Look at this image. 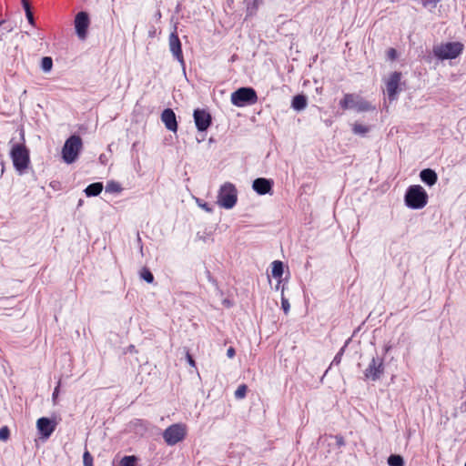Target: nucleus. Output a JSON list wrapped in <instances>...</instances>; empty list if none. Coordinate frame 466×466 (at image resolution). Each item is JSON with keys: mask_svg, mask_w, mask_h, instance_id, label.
Masks as SVG:
<instances>
[{"mask_svg": "<svg viewBox=\"0 0 466 466\" xmlns=\"http://www.w3.org/2000/svg\"><path fill=\"white\" fill-rule=\"evenodd\" d=\"M405 203L412 209H420L428 203V194L420 185L410 186L405 194Z\"/></svg>", "mask_w": 466, "mask_h": 466, "instance_id": "obj_1", "label": "nucleus"}, {"mask_svg": "<svg viewBox=\"0 0 466 466\" xmlns=\"http://www.w3.org/2000/svg\"><path fill=\"white\" fill-rule=\"evenodd\" d=\"M339 106L343 110L355 109L357 112L375 110L374 106L357 94H345L339 101Z\"/></svg>", "mask_w": 466, "mask_h": 466, "instance_id": "obj_2", "label": "nucleus"}, {"mask_svg": "<svg viewBox=\"0 0 466 466\" xmlns=\"http://www.w3.org/2000/svg\"><path fill=\"white\" fill-rule=\"evenodd\" d=\"M238 201V190L234 184L230 182L224 183L217 197V203L220 208L230 209Z\"/></svg>", "mask_w": 466, "mask_h": 466, "instance_id": "obj_3", "label": "nucleus"}, {"mask_svg": "<svg viewBox=\"0 0 466 466\" xmlns=\"http://www.w3.org/2000/svg\"><path fill=\"white\" fill-rule=\"evenodd\" d=\"M10 156L15 168L23 173L29 166L30 156L29 150L23 144H15L12 147Z\"/></svg>", "mask_w": 466, "mask_h": 466, "instance_id": "obj_4", "label": "nucleus"}, {"mask_svg": "<svg viewBox=\"0 0 466 466\" xmlns=\"http://www.w3.org/2000/svg\"><path fill=\"white\" fill-rule=\"evenodd\" d=\"M463 51V45L460 42H448L433 46V54L441 60L453 59Z\"/></svg>", "mask_w": 466, "mask_h": 466, "instance_id": "obj_5", "label": "nucleus"}, {"mask_svg": "<svg viewBox=\"0 0 466 466\" xmlns=\"http://www.w3.org/2000/svg\"><path fill=\"white\" fill-rule=\"evenodd\" d=\"M231 103L236 106L253 105L258 101L256 91L252 87H240L231 94Z\"/></svg>", "mask_w": 466, "mask_h": 466, "instance_id": "obj_6", "label": "nucleus"}, {"mask_svg": "<svg viewBox=\"0 0 466 466\" xmlns=\"http://www.w3.org/2000/svg\"><path fill=\"white\" fill-rule=\"evenodd\" d=\"M187 431L184 423L172 424L164 431L163 439L167 445L174 446L186 438Z\"/></svg>", "mask_w": 466, "mask_h": 466, "instance_id": "obj_7", "label": "nucleus"}, {"mask_svg": "<svg viewBox=\"0 0 466 466\" xmlns=\"http://www.w3.org/2000/svg\"><path fill=\"white\" fill-rule=\"evenodd\" d=\"M82 147V140L78 136H71L65 143L62 155L65 162L73 163Z\"/></svg>", "mask_w": 466, "mask_h": 466, "instance_id": "obj_8", "label": "nucleus"}, {"mask_svg": "<svg viewBox=\"0 0 466 466\" xmlns=\"http://www.w3.org/2000/svg\"><path fill=\"white\" fill-rule=\"evenodd\" d=\"M168 46L173 56L180 63V65L185 66L182 45L178 37L177 25L174 26V31L169 35Z\"/></svg>", "mask_w": 466, "mask_h": 466, "instance_id": "obj_9", "label": "nucleus"}, {"mask_svg": "<svg viewBox=\"0 0 466 466\" xmlns=\"http://www.w3.org/2000/svg\"><path fill=\"white\" fill-rule=\"evenodd\" d=\"M401 76L402 75L400 72H393L385 81L386 92L390 101L395 100L399 92L400 91L399 86L400 85Z\"/></svg>", "mask_w": 466, "mask_h": 466, "instance_id": "obj_10", "label": "nucleus"}, {"mask_svg": "<svg viewBox=\"0 0 466 466\" xmlns=\"http://www.w3.org/2000/svg\"><path fill=\"white\" fill-rule=\"evenodd\" d=\"M57 421L55 419L41 417L36 420V429L42 439H48L56 431Z\"/></svg>", "mask_w": 466, "mask_h": 466, "instance_id": "obj_11", "label": "nucleus"}, {"mask_svg": "<svg viewBox=\"0 0 466 466\" xmlns=\"http://www.w3.org/2000/svg\"><path fill=\"white\" fill-rule=\"evenodd\" d=\"M383 373L384 363L380 358H373L364 371L365 377L371 380H379Z\"/></svg>", "mask_w": 466, "mask_h": 466, "instance_id": "obj_12", "label": "nucleus"}, {"mask_svg": "<svg viewBox=\"0 0 466 466\" xmlns=\"http://www.w3.org/2000/svg\"><path fill=\"white\" fill-rule=\"evenodd\" d=\"M90 25L88 14L86 12H79L75 17V28L77 36L84 40L87 35V29Z\"/></svg>", "mask_w": 466, "mask_h": 466, "instance_id": "obj_13", "label": "nucleus"}, {"mask_svg": "<svg viewBox=\"0 0 466 466\" xmlns=\"http://www.w3.org/2000/svg\"><path fill=\"white\" fill-rule=\"evenodd\" d=\"M194 121L198 131H206L211 125V115L205 109H195L193 113Z\"/></svg>", "mask_w": 466, "mask_h": 466, "instance_id": "obj_14", "label": "nucleus"}, {"mask_svg": "<svg viewBox=\"0 0 466 466\" xmlns=\"http://www.w3.org/2000/svg\"><path fill=\"white\" fill-rule=\"evenodd\" d=\"M161 121L164 123L166 128L169 131L176 133L177 131V122L176 114L171 108H166L161 114Z\"/></svg>", "mask_w": 466, "mask_h": 466, "instance_id": "obj_15", "label": "nucleus"}, {"mask_svg": "<svg viewBox=\"0 0 466 466\" xmlns=\"http://www.w3.org/2000/svg\"><path fill=\"white\" fill-rule=\"evenodd\" d=\"M273 181L264 177H258L253 181L252 187L259 195L270 193Z\"/></svg>", "mask_w": 466, "mask_h": 466, "instance_id": "obj_16", "label": "nucleus"}, {"mask_svg": "<svg viewBox=\"0 0 466 466\" xmlns=\"http://www.w3.org/2000/svg\"><path fill=\"white\" fill-rule=\"evenodd\" d=\"M420 177V179L430 187L435 185L438 180V176L436 172L431 168H425L421 170Z\"/></svg>", "mask_w": 466, "mask_h": 466, "instance_id": "obj_17", "label": "nucleus"}, {"mask_svg": "<svg viewBox=\"0 0 466 466\" xmlns=\"http://www.w3.org/2000/svg\"><path fill=\"white\" fill-rule=\"evenodd\" d=\"M103 184L100 182L92 183L86 187L85 193L87 197H96L101 193Z\"/></svg>", "mask_w": 466, "mask_h": 466, "instance_id": "obj_18", "label": "nucleus"}, {"mask_svg": "<svg viewBox=\"0 0 466 466\" xmlns=\"http://www.w3.org/2000/svg\"><path fill=\"white\" fill-rule=\"evenodd\" d=\"M291 106L296 110H302L307 106V98L304 95H297L293 97Z\"/></svg>", "mask_w": 466, "mask_h": 466, "instance_id": "obj_19", "label": "nucleus"}, {"mask_svg": "<svg viewBox=\"0 0 466 466\" xmlns=\"http://www.w3.org/2000/svg\"><path fill=\"white\" fill-rule=\"evenodd\" d=\"M138 458L135 455L124 456L119 461L118 466H137Z\"/></svg>", "mask_w": 466, "mask_h": 466, "instance_id": "obj_20", "label": "nucleus"}, {"mask_svg": "<svg viewBox=\"0 0 466 466\" xmlns=\"http://www.w3.org/2000/svg\"><path fill=\"white\" fill-rule=\"evenodd\" d=\"M283 274V264L279 260H275L272 263L271 275L273 278H281Z\"/></svg>", "mask_w": 466, "mask_h": 466, "instance_id": "obj_21", "label": "nucleus"}, {"mask_svg": "<svg viewBox=\"0 0 466 466\" xmlns=\"http://www.w3.org/2000/svg\"><path fill=\"white\" fill-rule=\"evenodd\" d=\"M138 274L140 279H144L147 283L151 284L154 282V276L148 268L143 267Z\"/></svg>", "mask_w": 466, "mask_h": 466, "instance_id": "obj_22", "label": "nucleus"}, {"mask_svg": "<svg viewBox=\"0 0 466 466\" xmlns=\"http://www.w3.org/2000/svg\"><path fill=\"white\" fill-rule=\"evenodd\" d=\"M390 466H404V460L400 455L392 454L388 458Z\"/></svg>", "mask_w": 466, "mask_h": 466, "instance_id": "obj_23", "label": "nucleus"}, {"mask_svg": "<svg viewBox=\"0 0 466 466\" xmlns=\"http://www.w3.org/2000/svg\"><path fill=\"white\" fill-rule=\"evenodd\" d=\"M53 60L49 56H45L41 61V67L45 72H48L52 69Z\"/></svg>", "mask_w": 466, "mask_h": 466, "instance_id": "obj_24", "label": "nucleus"}, {"mask_svg": "<svg viewBox=\"0 0 466 466\" xmlns=\"http://www.w3.org/2000/svg\"><path fill=\"white\" fill-rule=\"evenodd\" d=\"M248 386L246 384H241L238 387L235 391V397L238 400L244 399L247 395Z\"/></svg>", "mask_w": 466, "mask_h": 466, "instance_id": "obj_25", "label": "nucleus"}, {"mask_svg": "<svg viewBox=\"0 0 466 466\" xmlns=\"http://www.w3.org/2000/svg\"><path fill=\"white\" fill-rule=\"evenodd\" d=\"M353 132L359 135H365L369 132L370 128L367 126L355 123L353 125Z\"/></svg>", "mask_w": 466, "mask_h": 466, "instance_id": "obj_26", "label": "nucleus"}, {"mask_svg": "<svg viewBox=\"0 0 466 466\" xmlns=\"http://www.w3.org/2000/svg\"><path fill=\"white\" fill-rule=\"evenodd\" d=\"M84 466H93V457L88 451H86L83 455Z\"/></svg>", "mask_w": 466, "mask_h": 466, "instance_id": "obj_27", "label": "nucleus"}, {"mask_svg": "<svg viewBox=\"0 0 466 466\" xmlns=\"http://www.w3.org/2000/svg\"><path fill=\"white\" fill-rule=\"evenodd\" d=\"M10 437V431L7 426H4L0 429V441H7Z\"/></svg>", "mask_w": 466, "mask_h": 466, "instance_id": "obj_28", "label": "nucleus"}, {"mask_svg": "<svg viewBox=\"0 0 466 466\" xmlns=\"http://www.w3.org/2000/svg\"><path fill=\"white\" fill-rule=\"evenodd\" d=\"M115 193L116 192V181H110L106 186V193Z\"/></svg>", "mask_w": 466, "mask_h": 466, "instance_id": "obj_29", "label": "nucleus"}, {"mask_svg": "<svg viewBox=\"0 0 466 466\" xmlns=\"http://www.w3.org/2000/svg\"><path fill=\"white\" fill-rule=\"evenodd\" d=\"M387 56L390 60L393 61L397 58V51L395 48H389L387 51Z\"/></svg>", "mask_w": 466, "mask_h": 466, "instance_id": "obj_30", "label": "nucleus"}, {"mask_svg": "<svg viewBox=\"0 0 466 466\" xmlns=\"http://www.w3.org/2000/svg\"><path fill=\"white\" fill-rule=\"evenodd\" d=\"M281 306H282V309H283L284 312L287 314L289 312V308H290V305H289V303L287 299L282 298V299H281Z\"/></svg>", "mask_w": 466, "mask_h": 466, "instance_id": "obj_31", "label": "nucleus"}, {"mask_svg": "<svg viewBox=\"0 0 466 466\" xmlns=\"http://www.w3.org/2000/svg\"><path fill=\"white\" fill-rule=\"evenodd\" d=\"M60 384H61V382L59 381L57 386L55 388L54 392H53L52 398H53L54 403H56V399H57L58 394H59Z\"/></svg>", "mask_w": 466, "mask_h": 466, "instance_id": "obj_32", "label": "nucleus"}, {"mask_svg": "<svg viewBox=\"0 0 466 466\" xmlns=\"http://www.w3.org/2000/svg\"><path fill=\"white\" fill-rule=\"evenodd\" d=\"M186 358H187L188 364L191 367L196 368V361L194 360L193 357L191 356V354L188 351L186 354Z\"/></svg>", "mask_w": 466, "mask_h": 466, "instance_id": "obj_33", "label": "nucleus"}, {"mask_svg": "<svg viewBox=\"0 0 466 466\" xmlns=\"http://www.w3.org/2000/svg\"><path fill=\"white\" fill-rule=\"evenodd\" d=\"M236 355V350L233 347H229L227 350V356L228 359H233Z\"/></svg>", "mask_w": 466, "mask_h": 466, "instance_id": "obj_34", "label": "nucleus"}, {"mask_svg": "<svg viewBox=\"0 0 466 466\" xmlns=\"http://www.w3.org/2000/svg\"><path fill=\"white\" fill-rule=\"evenodd\" d=\"M25 15H26V18H27L28 22L31 25H34V16H33V13H32L31 9L25 11Z\"/></svg>", "mask_w": 466, "mask_h": 466, "instance_id": "obj_35", "label": "nucleus"}, {"mask_svg": "<svg viewBox=\"0 0 466 466\" xmlns=\"http://www.w3.org/2000/svg\"><path fill=\"white\" fill-rule=\"evenodd\" d=\"M23 7L25 11L30 10V4L28 0H22Z\"/></svg>", "mask_w": 466, "mask_h": 466, "instance_id": "obj_36", "label": "nucleus"}]
</instances>
